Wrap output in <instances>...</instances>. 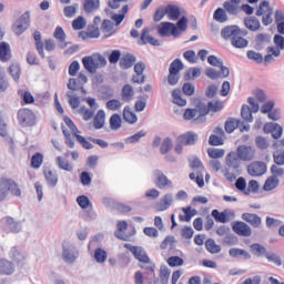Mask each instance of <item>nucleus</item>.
I'll list each match as a JSON object with an SVG mask.
<instances>
[{
  "label": "nucleus",
  "mask_w": 284,
  "mask_h": 284,
  "mask_svg": "<svg viewBox=\"0 0 284 284\" xmlns=\"http://www.w3.org/2000/svg\"><path fill=\"white\" fill-rule=\"evenodd\" d=\"M244 26L251 32L261 30V21L254 16L244 18Z\"/></svg>",
  "instance_id": "nucleus-27"
},
{
  "label": "nucleus",
  "mask_w": 284,
  "mask_h": 284,
  "mask_svg": "<svg viewBox=\"0 0 284 284\" xmlns=\"http://www.w3.org/2000/svg\"><path fill=\"white\" fill-rule=\"evenodd\" d=\"M182 212H184V215H179V219L182 223H190L192 219L199 214V211H196V209H192V206L182 207Z\"/></svg>",
  "instance_id": "nucleus-26"
},
{
  "label": "nucleus",
  "mask_w": 284,
  "mask_h": 284,
  "mask_svg": "<svg viewBox=\"0 0 284 284\" xmlns=\"http://www.w3.org/2000/svg\"><path fill=\"white\" fill-rule=\"evenodd\" d=\"M229 256L231 258H235L236 261H251L252 254L247 252V250L233 247L229 250Z\"/></svg>",
  "instance_id": "nucleus-17"
},
{
  "label": "nucleus",
  "mask_w": 284,
  "mask_h": 284,
  "mask_svg": "<svg viewBox=\"0 0 284 284\" xmlns=\"http://www.w3.org/2000/svg\"><path fill=\"white\" fill-rule=\"evenodd\" d=\"M199 142V134L193 131L182 133L178 136V143H183V145H196Z\"/></svg>",
  "instance_id": "nucleus-16"
},
{
  "label": "nucleus",
  "mask_w": 284,
  "mask_h": 284,
  "mask_svg": "<svg viewBox=\"0 0 284 284\" xmlns=\"http://www.w3.org/2000/svg\"><path fill=\"white\" fill-rule=\"evenodd\" d=\"M62 258L64 263H75L79 258V251H77V246L70 244V243H63L62 244Z\"/></svg>",
  "instance_id": "nucleus-7"
},
{
  "label": "nucleus",
  "mask_w": 284,
  "mask_h": 284,
  "mask_svg": "<svg viewBox=\"0 0 284 284\" xmlns=\"http://www.w3.org/2000/svg\"><path fill=\"white\" fill-rule=\"evenodd\" d=\"M125 230H128V221L123 220L118 222L116 231H114L115 239H119V241H130V235H123Z\"/></svg>",
  "instance_id": "nucleus-23"
},
{
  "label": "nucleus",
  "mask_w": 284,
  "mask_h": 284,
  "mask_svg": "<svg viewBox=\"0 0 284 284\" xmlns=\"http://www.w3.org/2000/svg\"><path fill=\"white\" fill-rule=\"evenodd\" d=\"M58 168L60 170H64V172H72L74 170V166L70 164V162L64 161L62 156L57 158Z\"/></svg>",
  "instance_id": "nucleus-62"
},
{
  "label": "nucleus",
  "mask_w": 284,
  "mask_h": 284,
  "mask_svg": "<svg viewBox=\"0 0 284 284\" xmlns=\"http://www.w3.org/2000/svg\"><path fill=\"white\" fill-rule=\"evenodd\" d=\"M4 221L12 234H19V232L23 230V225L21 224V222L14 221V217L12 216H6Z\"/></svg>",
  "instance_id": "nucleus-31"
},
{
  "label": "nucleus",
  "mask_w": 284,
  "mask_h": 284,
  "mask_svg": "<svg viewBox=\"0 0 284 284\" xmlns=\"http://www.w3.org/2000/svg\"><path fill=\"white\" fill-rule=\"evenodd\" d=\"M14 263L6 258H0V276H12Z\"/></svg>",
  "instance_id": "nucleus-21"
},
{
  "label": "nucleus",
  "mask_w": 284,
  "mask_h": 284,
  "mask_svg": "<svg viewBox=\"0 0 284 284\" xmlns=\"http://www.w3.org/2000/svg\"><path fill=\"white\" fill-rule=\"evenodd\" d=\"M263 132L265 134H272L275 141H278L283 136V128L276 122H267L264 124Z\"/></svg>",
  "instance_id": "nucleus-10"
},
{
  "label": "nucleus",
  "mask_w": 284,
  "mask_h": 284,
  "mask_svg": "<svg viewBox=\"0 0 284 284\" xmlns=\"http://www.w3.org/2000/svg\"><path fill=\"white\" fill-rule=\"evenodd\" d=\"M172 98L175 105H179L180 108H185V105H187V100L181 95V89H174L172 91Z\"/></svg>",
  "instance_id": "nucleus-41"
},
{
  "label": "nucleus",
  "mask_w": 284,
  "mask_h": 284,
  "mask_svg": "<svg viewBox=\"0 0 284 284\" xmlns=\"http://www.w3.org/2000/svg\"><path fill=\"white\" fill-rule=\"evenodd\" d=\"M93 258L97 263H105L108 261V251L102 247H98L94 250Z\"/></svg>",
  "instance_id": "nucleus-47"
},
{
  "label": "nucleus",
  "mask_w": 284,
  "mask_h": 284,
  "mask_svg": "<svg viewBox=\"0 0 284 284\" xmlns=\"http://www.w3.org/2000/svg\"><path fill=\"white\" fill-rule=\"evenodd\" d=\"M18 95L22 101V105H32V103H34V95H32L30 91L19 89Z\"/></svg>",
  "instance_id": "nucleus-36"
},
{
  "label": "nucleus",
  "mask_w": 284,
  "mask_h": 284,
  "mask_svg": "<svg viewBox=\"0 0 284 284\" xmlns=\"http://www.w3.org/2000/svg\"><path fill=\"white\" fill-rule=\"evenodd\" d=\"M155 176L156 179L154 183L156 187H159V190H165V187H172V181H170V179H168V176L164 175L163 172L156 171Z\"/></svg>",
  "instance_id": "nucleus-22"
},
{
  "label": "nucleus",
  "mask_w": 284,
  "mask_h": 284,
  "mask_svg": "<svg viewBox=\"0 0 284 284\" xmlns=\"http://www.w3.org/2000/svg\"><path fill=\"white\" fill-rule=\"evenodd\" d=\"M240 3H241V0L225 1L223 3V8L226 10L227 13L233 14V17H236V14H239V4Z\"/></svg>",
  "instance_id": "nucleus-35"
},
{
  "label": "nucleus",
  "mask_w": 284,
  "mask_h": 284,
  "mask_svg": "<svg viewBox=\"0 0 284 284\" xmlns=\"http://www.w3.org/2000/svg\"><path fill=\"white\" fill-rule=\"evenodd\" d=\"M256 155V149L250 145L241 144L237 146L236 151H231L226 155V165L227 168H232L235 174H243V170H241V161L250 162L254 161V156Z\"/></svg>",
  "instance_id": "nucleus-1"
},
{
  "label": "nucleus",
  "mask_w": 284,
  "mask_h": 284,
  "mask_svg": "<svg viewBox=\"0 0 284 284\" xmlns=\"http://www.w3.org/2000/svg\"><path fill=\"white\" fill-rule=\"evenodd\" d=\"M237 128H241V120H236L235 118H227L225 123H224V130L226 134H232L234 130Z\"/></svg>",
  "instance_id": "nucleus-32"
},
{
  "label": "nucleus",
  "mask_w": 284,
  "mask_h": 284,
  "mask_svg": "<svg viewBox=\"0 0 284 284\" xmlns=\"http://www.w3.org/2000/svg\"><path fill=\"white\" fill-rule=\"evenodd\" d=\"M88 26V20L83 16H79L72 21L73 30H83Z\"/></svg>",
  "instance_id": "nucleus-61"
},
{
  "label": "nucleus",
  "mask_w": 284,
  "mask_h": 284,
  "mask_svg": "<svg viewBox=\"0 0 284 284\" xmlns=\"http://www.w3.org/2000/svg\"><path fill=\"white\" fill-rule=\"evenodd\" d=\"M231 45L241 50L243 48H247V45H250V41L241 36H235L231 41Z\"/></svg>",
  "instance_id": "nucleus-48"
},
{
  "label": "nucleus",
  "mask_w": 284,
  "mask_h": 284,
  "mask_svg": "<svg viewBox=\"0 0 284 284\" xmlns=\"http://www.w3.org/2000/svg\"><path fill=\"white\" fill-rule=\"evenodd\" d=\"M251 251L255 256H266L268 253L267 248L261 243H253L251 245Z\"/></svg>",
  "instance_id": "nucleus-54"
},
{
  "label": "nucleus",
  "mask_w": 284,
  "mask_h": 284,
  "mask_svg": "<svg viewBox=\"0 0 284 284\" xmlns=\"http://www.w3.org/2000/svg\"><path fill=\"white\" fill-rule=\"evenodd\" d=\"M10 258L14 263H17V265H21V263H23V261H26V256H23V253H21V251H19V246L11 247Z\"/></svg>",
  "instance_id": "nucleus-42"
},
{
  "label": "nucleus",
  "mask_w": 284,
  "mask_h": 284,
  "mask_svg": "<svg viewBox=\"0 0 284 284\" xmlns=\"http://www.w3.org/2000/svg\"><path fill=\"white\" fill-rule=\"evenodd\" d=\"M43 175L50 187H57V183H59V175H57V173L50 170H44Z\"/></svg>",
  "instance_id": "nucleus-40"
},
{
  "label": "nucleus",
  "mask_w": 284,
  "mask_h": 284,
  "mask_svg": "<svg viewBox=\"0 0 284 284\" xmlns=\"http://www.w3.org/2000/svg\"><path fill=\"white\" fill-rule=\"evenodd\" d=\"M174 199L172 193H166L161 200L160 202H158L154 205V210L155 212H165V210H170L172 203H173Z\"/></svg>",
  "instance_id": "nucleus-19"
},
{
  "label": "nucleus",
  "mask_w": 284,
  "mask_h": 284,
  "mask_svg": "<svg viewBox=\"0 0 284 284\" xmlns=\"http://www.w3.org/2000/svg\"><path fill=\"white\" fill-rule=\"evenodd\" d=\"M114 97V89L108 84H103L98 89V98L102 101H108Z\"/></svg>",
  "instance_id": "nucleus-25"
},
{
  "label": "nucleus",
  "mask_w": 284,
  "mask_h": 284,
  "mask_svg": "<svg viewBox=\"0 0 284 284\" xmlns=\"http://www.w3.org/2000/svg\"><path fill=\"white\" fill-rule=\"evenodd\" d=\"M100 7V0H84L83 3L84 12H88V14H90V12H94V10H99Z\"/></svg>",
  "instance_id": "nucleus-46"
},
{
  "label": "nucleus",
  "mask_w": 284,
  "mask_h": 284,
  "mask_svg": "<svg viewBox=\"0 0 284 284\" xmlns=\"http://www.w3.org/2000/svg\"><path fill=\"white\" fill-rule=\"evenodd\" d=\"M41 165H43V153L36 152L31 156V168H33V170H39V168H41Z\"/></svg>",
  "instance_id": "nucleus-55"
},
{
  "label": "nucleus",
  "mask_w": 284,
  "mask_h": 284,
  "mask_svg": "<svg viewBox=\"0 0 284 284\" xmlns=\"http://www.w3.org/2000/svg\"><path fill=\"white\" fill-rule=\"evenodd\" d=\"M211 216L214 219L215 223H230L234 219L235 213L232 210L225 209L224 211H219V209L212 210Z\"/></svg>",
  "instance_id": "nucleus-9"
},
{
  "label": "nucleus",
  "mask_w": 284,
  "mask_h": 284,
  "mask_svg": "<svg viewBox=\"0 0 284 284\" xmlns=\"http://www.w3.org/2000/svg\"><path fill=\"white\" fill-rule=\"evenodd\" d=\"M246 57L250 61H254V63L261 64L263 63V53L256 52L254 50H248L246 52Z\"/></svg>",
  "instance_id": "nucleus-60"
},
{
  "label": "nucleus",
  "mask_w": 284,
  "mask_h": 284,
  "mask_svg": "<svg viewBox=\"0 0 284 284\" xmlns=\"http://www.w3.org/2000/svg\"><path fill=\"white\" fill-rule=\"evenodd\" d=\"M82 65L90 74H97V70H99V62H97L94 54L82 58Z\"/></svg>",
  "instance_id": "nucleus-15"
},
{
  "label": "nucleus",
  "mask_w": 284,
  "mask_h": 284,
  "mask_svg": "<svg viewBox=\"0 0 284 284\" xmlns=\"http://www.w3.org/2000/svg\"><path fill=\"white\" fill-rule=\"evenodd\" d=\"M273 161L275 165H284V149L276 150L273 153Z\"/></svg>",
  "instance_id": "nucleus-64"
},
{
  "label": "nucleus",
  "mask_w": 284,
  "mask_h": 284,
  "mask_svg": "<svg viewBox=\"0 0 284 284\" xmlns=\"http://www.w3.org/2000/svg\"><path fill=\"white\" fill-rule=\"evenodd\" d=\"M213 19L214 21H217V23H225V21H227V10L221 7H219L217 9H215L214 13H213Z\"/></svg>",
  "instance_id": "nucleus-45"
},
{
  "label": "nucleus",
  "mask_w": 284,
  "mask_h": 284,
  "mask_svg": "<svg viewBox=\"0 0 284 284\" xmlns=\"http://www.w3.org/2000/svg\"><path fill=\"white\" fill-rule=\"evenodd\" d=\"M144 136H148V132L145 130H141L133 135L126 138L124 140V143H126V145H132L134 143H139V141H141Z\"/></svg>",
  "instance_id": "nucleus-44"
},
{
  "label": "nucleus",
  "mask_w": 284,
  "mask_h": 284,
  "mask_svg": "<svg viewBox=\"0 0 284 284\" xmlns=\"http://www.w3.org/2000/svg\"><path fill=\"white\" fill-rule=\"evenodd\" d=\"M172 148H174V143L172 142V138L166 136L162 141V144L160 146V154H169L172 152Z\"/></svg>",
  "instance_id": "nucleus-49"
},
{
  "label": "nucleus",
  "mask_w": 284,
  "mask_h": 284,
  "mask_svg": "<svg viewBox=\"0 0 284 284\" xmlns=\"http://www.w3.org/2000/svg\"><path fill=\"white\" fill-rule=\"evenodd\" d=\"M122 116L126 123H130V125H134V123L139 121V116L134 111H132V109H130L129 105L124 106Z\"/></svg>",
  "instance_id": "nucleus-33"
},
{
  "label": "nucleus",
  "mask_w": 284,
  "mask_h": 284,
  "mask_svg": "<svg viewBox=\"0 0 284 284\" xmlns=\"http://www.w3.org/2000/svg\"><path fill=\"white\" fill-rule=\"evenodd\" d=\"M195 110L199 112V119H205V116H207V114L211 112L210 104H205L201 101L195 105Z\"/></svg>",
  "instance_id": "nucleus-56"
},
{
  "label": "nucleus",
  "mask_w": 284,
  "mask_h": 284,
  "mask_svg": "<svg viewBox=\"0 0 284 284\" xmlns=\"http://www.w3.org/2000/svg\"><path fill=\"white\" fill-rule=\"evenodd\" d=\"M205 248L210 252V254H220L221 252V245L216 244V241L214 239H207L205 241Z\"/></svg>",
  "instance_id": "nucleus-50"
},
{
  "label": "nucleus",
  "mask_w": 284,
  "mask_h": 284,
  "mask_svg": "<svg viewBox=\"0 0 284 284\" xmlns=\"http://www.w3.org/2000/svg\"><path fill=\"white\" fill-rule=\"evenodd\" d=\"M8 73L16 83H19L21 79V64H19L18 62L11 63L8 68Z\"/></svg>",
  "instance_id": "nucleus-34"
},
{
  "label": "nucleus",
  "mask_w": 284,
  "mask_h": 284,
  "mask_svg": "<svg viewBox=\"0 0 284 284\" xmlns=\"http://www.w3.org/2000/svg\"><path fill=\"white\" fill-rule=\"evenodd\" d=\"M9 194H11V196H21L19 183L11 178H0V203H3Z\"/></svg>",
  "instance_id": "nucleus-3"
},
{
  "label": "nucleus",
  "mask_w": 284,
  "mask_h": 284,
  "mask_svg": "<svg viewBox=\"0 0 284 284\" xmlns=\"http://www.w3.org/2000/svg\"><path fill=\"white\" fill-rule=\"evenodd\" d=\"M241 32V27L236 24L226 26L221 30V37L224 39V41H231L239 37V33Z\"/></svg>",
  "instance_id": "nucleus-14"
},
{
  "label": "nucleus",
  "mask_w": 284,
  "mask_h": 284,
  "mask_svg": "<svg viewBox=\"0 0 284 284\" xmlns=\"http://www.w3.org/2000/svg\"><path fill=\"white\" fill-rule=\"evenodd\" d=\"M148 43L154 47L161 45V41L150 36V28H144L142 30L140 39L138 40V45H148Z\"/></svg>",
  "instance_id": "nucleus-11"
},
{
  "label": "nucleus",
  "mask_w": 284,
  "mask_h": 284,
  "mask_svg": "<svg viewBox=\"0 0 284 284\" xmlns=\"http://www.w3.org/2000/svg\"><path fill=\"white\" fill-rule=\"evenodd\" d=\"M53 37L54 39H57L58 41V45L60 48V50H65V48H68V45H70L72 42H68L65 41V31L63 30V27L58 26L53 32Z\"/></svg>",
  "instance_id": "nucleus-18"
},
{
  "label": "nucleus",
  "mask_w": 284,
  "mask_h": 284,
  "mask_svg": "<svg viewBox=\"0 0 284 284\" xmlns=\"http://www.w3.org/2000/svg\"><path fill=\"white\" fill-rule=\"evenodd\" d=\"M12 59V49L10 43L2 41L0 42V61L1 63H8Z\"/></svg>",
  "instance_id": "nucleus-20"
},
{
  "label": "nucleus",
  "mask_w": 284,
  "mask_h": 284,
  "mask_svg": "<svg viewBox=\"0 0 284 284\" xmlns=\"http://www.w3.org/2000/svg\"><path fill=\"white\" fill-rule=\"evenodd\" d=\"M109 125L111 130H121V125H123L121 114L113 113L109 119Z\"/></svg>",
  "instance_id": "nucleus-39"
},
{
  "label": "nucleus",
  "mask_w": 284,
  "mask_h": 284,
  "mask_svg": "<svg viewBox=\"0 0 284 284\" xmlns=\"http://www.w3.org/2000/svg\"><path fill=\"white\" fill-rule=\"evenodd\" d=\"M185 64H183V61L179 58L173 60L169 67V72H173L176 74H181V71L184 70Z\"/></svg>",
  "instance_id": "nucleus-51"
},
{
  "label": "nucleus",
  "mask_w": 284,
  "mask_h": 284,
  "mask_svg": "<svg viewBox=\"0 0 284 284\" xmlns=\"http://www.w3.org/2000/svg\"><path fill=\"white\" fill-rule=\"evenodd\" d=\"M165 12L170 21H179V19H181V7L176 4H168Z\"/></svg>",
  "instance_id": "nucleus-24"
},
{
  "label": "nucleus",
  "mask_w": 284,
  "mask_h": 284,
  "mask_svg": "<svg viewBox=\"0 0 284 284\" xmlns=\"http://www.w3.org/2000/svg\"><path fill=\"white\" fill-rule=\"evenodd\" d=\"M255 14L257 17H262L263 26H272L274 23V19L272 16L274 14V7L270 4V0H262L256 9Z\"/></svg>",
  "instance_id": "nucleus-4"
},
{
  "label": "nucleus",
  "mask_w": 284,
  "mask_h": 284,
  "mask_svg": "<svg viewBox=\"0 0 284 284\" xmlns=\"http://www.w3.org/2000/svg\"><path fill=\"white\" fill-rule=\"evenodd\" d=\"M105 125V111L100 109L93 118L94 130H103Z\"/></svg>",
  "instance_id": "nucleus-29"
},
{
  "label": "nucleus",
  "mask_w": 284,
  "mask_h": 284,
  "mask_svg": "<svg viewBox=\"0 0 284 284\" xmlns=\"http://www.w3.org/2000/svg\"><path fill=\"white\" fill-rule=\"evenodd\" d=\"M18 123L20 128H34L37 125V114L28 108L19 109Z\"/></svg>",
  "instance_id": "nucleus-5"
},
{
  "label": "nucleus",
  "mask_w": 284,
  "mask_h": 284,
  "mask_svg": "<svg viewBox=\"0 0 284 284\" xmlns=\"http://www.w3.org/2000/svg\"><path fill=\"white\" fill-rule=\"evenodd\" d=\"M252 108L247 104H243L241 109V116L244 119V121H247L248 123H252L254 121V115H252Z\"/></svg>",
  "instance_id": "nucleus-57"
},
{
  "label": "nucleus",
  "mask_w": 284,
  "mask_h": 284,
  "mask_svg": "<svg viewBox=\"0 0 284 284\" xmlns=\"http://www.w3.org/2000/svg\"><path fill=\"white\" fill-rule=\"evenodd\" d=\"M136 63V57L132 53H126L123 58L120 59V68L122 70H130L132 65Z\"/></svg>",
  "instance_id": "nucleus-28"
},
{
  "label": "nucleus",
  "mask_w": 284,
  "mask_h": 284,
  "mask_svg": "<svg viewBox=\"0 0 284 284\" xmlns=\"http://www.w3.org/2000/svg\"><path fill=\"white\" fill-rule=\"evenodd\" d=\"M242 220L245 221L246 223H250L252 227H260L262 223L261 216L254 213H243Z\"/></svg>",
  "instance_id": "nucleus-30"
},
{
  "label": "nucleus",
  "mask_w": 284,
  "mask_h": 284,
  "mask_svg": "<svg viewBox=\"0 0 284 284\" xmlns=\"http://www.w3.org/2000/svg\"><path fill=\"white\" fill-rule=\"evenodd\" d=\"M30 28V11L22 13L12 24V32L16 37H21Z\"/></svg>",
  "instance_id": "nucleus-6"
},
{
  "label": "nucleus",
  "mask_w": 284,
  "mask_h": 284,
  "mask_svg": "<svg viewBox=\"0 0 284 284\" xmlns=\"http://www.w3.org/2000/svg\"><path fill=\"white\" fill-rule=\"evenodd\" d=\"M232 230L237 236H252V227L245 222L236 221L232 223Z\"/></svg>",
  "instance_id": "nucleus-13"
},
{
  "label": "nucleus",
  "mask_w": 284,
  "mask_h": 284,
  "mask_svg": "<svg viewBox=\"0 0 284 284\" xmlns=\"http://www.w3.org/2000/svg\"><path fill=\"white\" fill-rule=\"evenodd\" d=\"M77 203L81 210H89V207H92V201H90L88 195H79L77 197Z\"/></svg>",
  "instance_id": "nucleus-58"
},
{
  "label": "nucleus",
  "mask_w": 284,
  "mask_h": 284,
  "mask_svg": "<svg viewBox=\"0 0 284 284\" xmlns=\"http://www.w3.org/2000/svg\"><path fill=\"white\" fill-rule=\"evenodd\" d=\"M33 40L36 41V50L40 54L41 59H45V52L43 51V41H41V31L36 30L33 32Z\"/></svg>",
  "instance_id": "nucleus-38"
},
{
  "label": "nucleus",
  "mask_w": 284,
  "mask_h": 284,
  "mask_svg": "<svg viewBox=\"0 0 284 284\" xmlns=\"http://www.w3.org/2000/svg\"><path fill=\"white\" fill-rule=\"evenodd\" d=\"M281 181L278 178H276V175H272L264 182L263 190L264 192H272V190H276V187H278Z\"/></svg>",
  "instance_id": "nucleus-37"
},
{
  "label": "nucleus",
  "mask_w": 284,
  "mask_h": 284,
  "mask_svg": "<svg viewBox=\"0 0 284 284\" xmlns=\"http://www.w3.org/2000/svg\"><path fill=\"white\" fill-rule=\"evenodd\" d=\"M272 38L267 33H258L255 37V50H263V43H270Z\"/></svg>",
  "instance_id": "nucleus-43"
},
{
  "label": "nucleus",
  "mask_w": 284,
  "mask_h": 284,
  "mask_svg": "<svg viewBox=\"0 0 284 284\" xmlns=\"http://www.w3.org/2000/svg\"><path fill=\"white\" fill-rule=\"evenodd\" d=\"M80 183L84 187H88V185H91L92 184V173H90L89 171H82L80 173Z\"/></svg>",
  "instance_id": "nucleus-63"
},
{
  "label": "nucleus",
  "mask_w": 284,
  "mask_h": 284,
  "mask_svg": "<svg viewBox=\"0 0 284 284\" xmlns=\"http://www.w3.org/2000/svg\"><path fill=\"white\" fill-rule=\"evenodd\" d=\"M187 17L183 16L178 23L163 21L161 22L156 32L159 37L165 39L168 37H173V39H179L183 32L187 30Z\"/></svg>",
  "instance_id": "nucleus-2"
},
{
  "label": "nucleus",
  "mask_w": 284,
  "mask_h": 284,
  "mask_svg": "<svg viewBox=\"0 0 284 284\" xmlns=\"http://www.w3.org/2000/svg\"><path fill=\"white\" fill-rule=\"evenodd\" d=\"M103 32H110L109 34L104 36V39H110V37H112L116 31L114 30V22H111L108 19H104L102 21V26H101Z\"/></svg>",
  "instance_id": "nucleus-52"
},
{
  "label": "nucleus",
  "mask_w": 284,
  "mask_h": 284,
  "mask_svg": "<svg viewBox=\"0 0 284 284\" xmlns=\"http://www.w3.org/2000/svg\"><path fill=\"white\" fill-rule=\"evenodd\" d=\"M121 50L114 49L110 53H108V61L111 65H116L119 61H121Z\"/></svg>",
  "instance_id": "nucleus-59"
},
{
  "label": "nucleus",
  "mask_w": 284,
  "mask_h": 284,
  "mask_svg": "<svg viewBox=\"0 0 284 284\" xmlns=\"http://www.w3.org/2000/svg\"><path fill=\"white\" fill-rule=\"evenodd\" d=\"M251 176H263L267 172V164L263 161L253 162L247 166Z\"/></svg>",
  "instance_id": "nucleus-12"
},
{
  "label": "nucleus",
  "mask_w": 284,
  "mask_h": 284,
  "mask_svg": "<svg viewBox=\"0 0 284 284\" xmlns=\"http://www.w3.org/2000/svg\"><path fill=\"white\" fill-rule=\"evenodd\" d=\"M125 250H130V252L133 254L134 258L139 261V263H144L148 265L150 263V256H148V253L143 247L141 246H133L130 243L124 244Z\"/></svg>",
  "instance_id": "nucleus-8"
},
{
  "label": "nucleus",
  "mask_w": 284,
  "mask_h": 284,
  "mask_svg": "<svg viewBox=\"0 0 284 284\" xmlns=\"http://www.w3.org/2000/svg\"><path fill=\"white\" fill-rule=\"evenodd\" d=\"M171 274H172V271L166 265H162L160 267V283L161 284L170 283V275Z\"/></svg>",
  "instance_id": "nucleus-53"
}]
</instances>
